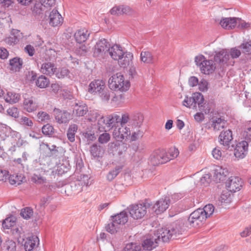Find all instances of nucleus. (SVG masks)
<instances>
[{
  "mask_svg": "<svg viewBox=\"0 0 251 251\" xmlns=\"http://www.w3.org/2000/svg\"><path fill=\"white\" fill-rule=\"evenodd\" d=\"M49 84V79L43 75L39 76L36 81V85L40 88H46Z\"/></svg>",
  "mask_w": 251,
  "mask_h": 251,
  "instance_id": "39",
  "label": "nucleus"
},
{
  "mask_svg": "<svg viewBox=\"0 0 251 251\" xmlns=\"http://www.w3.org/2000/svg\"><path fill=\"white\" fill-rule=\"evenodd\" d=\"M53 115L56 121L59 124H66L71 119V114L67 110L55 108L53 109Z\"/></svg>",
  "mask_w": 251,
  "mask_h": 251,
  "instance_id": "10",
  "label": "nucleus"
},
{
  "mask_svg": "<svg viewBox=\"0 0 251 251\" xmlns=\"http://www.w3.org/2000/svg\"><path fill=\"white\" fill-rule=\"evenodd\" d=\"M228 174V170L222 167H218L214 170V177L216 181L223 180Z\"/></svg>",
  "mask_w": 251,
  "mask_h": 251,
  "instance_id": "33",
  "label": "nucleus"
},
{
  "mask_svg": "<svg viewBox=\"0 0 251 251\" xmlns=\"http://www.w3.org/2000/svg\"><path fill=\"white\" fill-rule=\"evenodd\" d=\"M122 166H117L114 169L110 171L107 175V178L109 181L113 180L122 170Z\"/></svg>",
  "mask_w": 251,
  "mask_h": 251,
  "instance_id": "45",
  "label": "nucleus"
},
{
  "mask_svg": "<svg viewBox=\"0 0 251 251\" xmlns=\"http://www.w3.org/2000/svg\"><path fill=\"white\" fill-rule=\"evenodd\" d=\"M39 106V103L35 97L33 96L27 98L24 97L23 108L26 112L28 113L34 112L38 109Z\"/></svg>",
  "mask_w": 251,
  "mask_h": 251,
  "instance_id": "8",
  "label": "nucleus"
},
{
  "mask_svg": "<svg viewBox=\"0 0 251 251\" xmlns=\"http://www.w3.org/2000/svg\"><path fill=\"white\" fill-rule=\"evenodd\" d=\"M248 146L249 144L247 141H242L237 144L234 149L235 156L239 159L244 158L248 152Z\"/></svg>",
  "mask_w": 251,
  "mask_h": 251,
  "instance_id": "13",
  "label": "nucleus"
},
{
  "mask_svg": "<svg viewBox=\"0 0 251 251\" xmlns=\"http://www.w3.org/2000/svg\"><path fill=\"white\" fill-rule=\"evenodd\" d=\"M44 7H51L53 6L56 2V0H40Z\"/></svg>",
  "mask_w": 251,
  "mask_h": 251,
  "instance_id": "60",
  "label": "nucleus"
},
{
  "mask_svg": "<svg viewBox=\"0 0 251 251\" xmlns=\"http://www.w3.org/2000/svg\"><path fill=\"white\" fill-rule=\"evenodd\" d=\"M110 222L105 226L106 230L111 234L116 233L120 228V226L117 223H114V219L110 217Z\"/></svg>",
  "mask_w": 251,
  "mask_h": 251,
  "instance_id": "37",
  "label": "nucleus"
},
{
  "mask_svg": "<svg viewBox=\"0 0 251 251\" xmlns=\"http://www.w3.org/2000/svg\"><path fill=\"white\" fill-rule=\"evenodd\" d=\"M242 136L247 141L251 140V121L246 125Z\"/></svg>",
  "mask_w": 251,
  "mask_h": 251,
  "instance_id": "48",
  "label": "nucleus"
},
{
  "mask_svg": "<svg viewBox=\"0 0 251 251\" xmlns=\"http://www.w3.org/2000/svg\"><path fill=\"white\" fill-rule=\"evenodd\" d=\"M206 60V59L203 55L197 56L195 58V62L196 63V64L198 66H199L200 69L201 68L202 65H203V63L205 62Z\"/></svg>",
  "mask_w": 251,
  "mask_h": 251,
  "instance_id": "58",
  "label": "nucleus"
},
{
  "mask_svg": "<svg viewBox=\"0 0 251 251\" xmlns=\"http://www.w3.org/2000/svg\"><path fill=\"white\" fill-rule=\"evenodd\" d=\"M211 127L214 131H219L226 126V121L221 118H213L211 121Z\"/></svg>",
  "mask_w": 251,
  "mask_h": 251,
  "instance_id": "30",
  "label": "nucleus"
},
{
  "mask_svg": "<svg viewBox=\"0 0 251 251\" xmlns=\"http://www.w3.org/2000/svg\"><path fill=\"white\" fill-rule=\"evenodd\" d=\"M56 68L53 63L51 62L44 63L42 65L41 70L42 73L51 76L55 74Z\"/></svg>",
  "mask_w": 251,
  "mask_h": 251,
  "instance_id": "26",
  "label": "nucleus"
},
{
  "mask_svg": "<svg viewBox=\"0 0 251 251\" xmlns=\"http://www.w3.org/2000/svg\"><path fill=\"white\" fill-rule=\"evenodd\" d=\"M232 139V132L230 129L222 131L219 136L220 143L222 145L224 149L226 150L229 148L230 143Z\"/></svg>",
  "mask_w": 251,
  "mask_h": 251,
  "instance_id": "14",
  "label": "nucleus"
},
{
  "mask_svg": "<svg viewBox=\"0 0 251 251\" xmlns=\"http://www.w3.org/2000/svg\"><path fill=\"white\" fill-rule=\"evenodd\" d=\"M205 220L206 217L202 215L201 212L198 208L190 215L188 221L190 225L194 227H197L201 225Z\"/></svg>",
  "mask_w": 251,
  "mask_h": 251,
  "instance_id": "7",
  "label": "nucleus"
},
{
  "mask_svg": "<svg viewBox=\"0 0 251 251\" xmlns=\"http://www.w3.org/2000/svg\"><path fill=\"white\" fill-rule=\"evenodd\" d=\"M214 58L215 62L224 64L227 63L229 55L226 50H222L216 52Z\"/></svg>",
  "mask_w": 251,
  "mask_h": 251,
  "instance_id": "24",
  "label": "nucleus"
},
{
  "mask_svg": "<svg viewBox=\"0 0 251 251\" xmlns=\"http://www.w3.org/2000/svg\"><path fill=\"white\" fill-rule=\"evenodd\" d=\"M147 203H142L132 204L128 208V211L130 216L134 219H140L142 218L147 213Z\"/></svg>",
  "mask_w": 251,
  "mask_h": 251,
  "instance_id": "4",
  "label": "nucleus"
},
{
  "mask_svg": "<svg viewBox=\"0 0 251 251\" xmlns=\"http://www.w3.org/2000/svg\"><path fill=\"white\" fill-rule=\"evenodd\" d=\"M90 33L85 28L77 30L74 34L76 42L81 44L85 42L88 38Z\"/></svg>",
  "mask_w": 251,
  "mask_h": 251,
  "instance_id": "20",
  "label": "nucleus"
},
{
  "mask_svg": "<svg viewBox=\"0 0 251 251\" xmlns=\"http://www.w3.org/2000/svg\"><path fill=\"white\" fill-rule=\"evenodd\" d=\"M130 118L127 113H125L122 115V117H120L119 122H120L121 126H125V125L129 122L130 124Z\"/></svg>",
  "mask_w": 251,
  "mask_h": 251,
  "instance_id": "59",
  "label": "nucleus"
},
{
  "mask_svg": "<svg viewBox=\"0 0 251 251\" xmlns=\"http://www.w3.org/2000/svg\"><path fill=\"white\" fill-rule=\"evenodd\" d=\"M109 43L105 39H102L97 42L94 47V56L104 58L107 56L110 47Z\"/></svg>",
  "mask_w": 251,
  "mask_h": 251,
  "instance_id": "6",
  "label": "nucleus"
},
{
  "mask_svg": "<svg viewBox=\"0 0 251 251\" xmlns=\"http://www.w3.org/2000/svg\"><path fill=\"white\" fill-rule=\"evenodd\" d=\"M25 51L30 56H32L35 53V49L33 46L30 45H26L24 49Z\"/></svg>",
  "mask_w": 251,
  "mask_h": 251,
  "instance_id": "64",
  "label": "nucleus"
},
{
  "mask_svg": "<svg viewBox=\"0 0 251 251\" xmlns=\"http://www.w3.org/2000/svg\"><path fill=\"white\" fill-rule=\"evenodd\" d=\"M111 218L114 219V223H117L120 226L124 225L128 221V215L125 210L114 216H111Z\"/></svg>",
  "mask_w": 251,
  "mask_h": 251,
  "instance_id": "23",
  "label": "nucleus"
},
{
  "mask_svg": "<svg viewBox=\"0 0 251 251\" xmlns=\"http://www.w3.org/2000/svg\"><path fill=\"white\" fill-rule=\"evenodd\" d=\"M88 111V107L86 104L78 105L76 103L73 108V115L76 117H82Z\"/></svg>",
  "mask_w": 251,
  "mask_h": 251,
  "instance_id": "27",
  "label": "nucleus"
},
{
  "mask_svg": "<svg viewBox=\"0 0 251 251\" xmlns=\"http://www.w3.org/2000/svg\"><path fill=\"white\" fill-rule=\"evenodd\" d=\"M37 116L39 122H47L50 119V115L44 111L38 112Z\"/></svg>",
  "mask_w": 251,
  "mask_h": 251,
  "instance_id": "52",
  "label": "nucleus"
},
{
  "mask_svg": "<svg viewBox=\"0 0 251 251\" xmlns=\"http://www.w3.org/2000/svg\"><path fill=\"white\" fill-rule=\"evenodd\" d=\"M49 24L52 26H57L62 25L63 19L58 10L54 9L49 16Z\"/></svg>",
  "mask_w": 251,
  "mask_h": 251,
  "instance_id": "15",
  "label": "nucleus"
},
{
  "mask_svg": "<svg viewBox=\"0 0 251 251\" xmlns=\"http://www.w3.org/2000/svg\"><path fill=\"white\" fill-rule=\"evenodd\" d=\"M42 131L44 135L52 136L54 133V128L51 125L47 124L42 127Z\"/></svg>",
  "mask_w": 251,
  "mask_h": 251,
  "instance_id": "51",
  "label": "nucleus"
},
{
  "mask_svg": "<svg viewBox=\"0 0 251 251\" xmlns=\"http://www.w3.org/2000/svg\"><path fill=\"white\" fill-rule=\"evenodd\" d=\"M33 214V209L29 207H26L22 209L20 213L21 216L26 220L30 219Z\"/></svg>",
  "mask_w": 251,
  "mask_h": 251,
  "instance_id": "47",
  "label": "nucleus"
},
{
  "mask_svg": "<svg viewBox=\"0 0 251 251\" xmlns=\"http://www.w3.org/2000/svg\"><path fill=\"white\" fill-rule=\"evenodd\" d=\"M3 251H16V244L12 240H6L2 246Z\"/></svg>",
  "mask_w": 251,
  "mask_h": 251,
  "instance_id": "42",
  "label": "nucleus"
},
{
  "mask_svg": "<svg viewBox=\"0 0 251 251\" xmlns=\"http://www.w3.org/2000/svg\"><path fill=\"white\" fill-rule=\"evenodd\" d=\"M110 139V136L108 133H103L100 134L98 138V141L101 144L107 143Z\"/></svg>",
  "mask_w": 251,
  "mask_h": 251,
  "instance_id": "57",
  "label": "nucleus"
},
{
  "mask_svg": "<svg viewBox=\"0 0 251 251\" xmlns=\"http://www.w3.org/2000/svg\"><path fill=\"white\" fill-rule=\"evenodd\" d=\"M108 85L110 89L114 91L126 92L130 87V83L125 80L121 73H118L113 75L108 80Z\"/></svg>",
  "mask_w": 251,
  "mask_h": 251,
  "instance_id": "3",
  "label": "nucleus"
},
{
  "mask_svg": "<svg viewBox=\"0 0 251 251\" xmlns=\"http://www.w3.org/2000/svg\"><path fill=\"white\" fill-rule=\"evenodd\" d=\"M20 34L19 30L13 29L11 35L5 39V43L10 46H14L17 44L20 41Z\"/></svg>",
  "mask_w": 251,
  "mask_h": 251,
  "instance_id": "25",
  "label": "nucleus"
},
{
  "mask_svg": "<svg viewBox=\"0 0 251 251\" xmlns=\"http://www.w3.org/2000/svg\"><path fill=\"white\" fill-rule=\"evenodd\" d=\"M169 161L168 155L163 149L154 151L150 156V161L153 166H158Z\"/></svg>",
  "mask_w": 251,
  "mask_h": 251,
  "instance_id": "5",
  "label": "nucleus"
},
{
  "mask_svg": "<svg viewBox=\"0 0 251 251\" xmlns=\"http://www.w3.org/2000/svg\"><path fill=\"white\" fill-rule=\"evenodd\" d=\"M130 135L129 128L125 126L115 127L113 131V137L117 141L122 142L124 139H127Z\"/></svg>",
  "mask_w": 251,
  "mask_h": 251,
  "instance_id": "9",
  "label": "nucleus"
},
{
  "mask_svg": "<svg viewBox=\"0 0 251 251\" xmlns=\"http://www.w3.org/2000/svg\"><path fill=\"white\" fill-rule=\"evenodd\" d=\"M202 215L206 219L211 216L214 211V206L211 204L206 205L203 208H199Z\"/></svg>",
  "mask_w": 251,
  "mask_h": 251,
  "instance_id": "41",
  "label": "nucleus"
},
{
  "mask_svg": "<svg viewBox=\"0 0 251 251\" xmlns=\"http://www.w3.org/2000/svg\"><path fill=\"white\" fill-rule=\"evenodd\" d=\"M23 60L18 57H14L9 60L11 70L15 72H19L22 68Z\"/></svg>",
  "mask_w": 251,
  "mask_h": 251,
  "instance_id": "31",
  "label": "nucleus"
},
{
  "mask_svg": "<svg viewBox=\"0 0 251 251\" xmlns=\"http://www.w3.org/2000/svg\"><path fill=\"white\" fill-rule=\"evenodd\" d=\"M15 218L10 217L6 218L2 222V226L4 229L12 228L15 225Z\"/></svg>",
  "mask_w": 251,
  "mask_h": 251,
  "instance_id": "44",
  "label": "nucleus"
},
{
  "mask_svg": "<svg viewBox=\"0 0 251 251\" xmlns=\"http://www.w3.org/2000/svg\"><path fill=\"white\" fill-rule=\"evenodd\" d=\"M107 56L109 55L110 57L115 60H118L120 59V57L123 55L122 47L117 44H115L111 47H109Z\"/></svg>",
  "mask_w": 251,
  "mask_h": 251,
  "instance_id": "16",
  "label": "nucleus"
},
{
  "mask_svg": "<svg viewBox=\"0 0 251 251\" xmlns=\"http://www.w3.org/2000/svg\"><path fill=\"white\" fill-rule=\"evenodd\" d=\"M9 172L7 170H1L0 169V180L2 181H6L9 177Z\"/></svg>",
  "mask_w": 251,
  "mask_h": 251,
  "instance_id": "61",
  "label": "nucleus"
},
{
  "mask_svg": "<svg viewBox=\"0 0 251 251\" xmlns=\"http://www.w3.org/2000/svg\"><path fill=\"white\" fill-rule=\"evenodd\" d=\"M105 118L106 116H102L98 120V128L100 132H106L109 130V128H108V124H107V121Z\"/></svg>",
  "mask_w": 251,
  "mask_h": 251,
  "instance_id": "40",
  "label": "nucleus"
},
{
  "mask_svg": "<svg viewBox=\"0 0 251 251\" xmlns=\"http://www.w3.org/2000/svg\"><path fill=\"white\" fill-rule=\"evenodd\" d=\"M78 128V126L75 124L71 125L67 131V137L68 140L71 142H73L75 140V134L77 131Z\"/></svg>",
  "mask_w": 251,
  "mask_h": 251,
  "instance_id": "38",
  "label": "nucleus"
},
{
  "mask_svg": "<svg viewBox=\"0 0 251 251\" xmlns=\"http://www.w3.org/2000/svg\"><path fill=\"white\" fill-rule=\"evenodd\" d=\"M39 244V239L36 235H32L26 238L24 247L25 251H33Z\"/></svg>",
  "mask_w": 251,
  "mask_h": 251,
  "instance_id": "17",
  "label": "nucleus"
},
{
  "mask_svg": "<svg viewBox=\"0 0 251 251\" xmlns=\"http://www.w3.org/2000/svg\"><path fill=\"white\" fill-rule=\"evenodd\" d=\"M242 52L245 54H251V40L244 41L239 46Z\"/></svg>",
  "mask_w": 251,
  "mask_h": 251,
  "instance_id": "43",
  "label": "nucleus"
},
{
  "mask_svg": "<svg viewBox=\"0 0 251 251\" xmlns=\"http://www.w3.org/2000/svg\"><path fill=\"white\" fill-rule=\"evenodd\" d=\"M182 225L180 221L173 223L167 227L157 230L156 235L147 238L142 243L143 251L152 250L158 246V241L161 238L163 242H168L171 239H177L182 234Z\"/></svg>",
  "mask_w": 251,
  "mask_h": 251,
  "instance_id": "1",
  "label": "nucleus"
},
{
  "mask_svg": "<svg viewBox=\"0 0 251 251\" xmlns=\"http://www.w3.org/2000/svg\"><path fill=\"white\" fill-rule=\"evenodd\" d=\"M20 124L31 127L33 123L31 120L25 116H22L19 119Z\"/></svg>",
  "mask_w": 251,
  "mask_h": 251,
  "instance_id": "54",
  "label": "nucleus"
},
{
  "mask_svg": "<svg viewBox=\"0 0 251 251\" xmlns=\"http://www.w3.org/2000/svg\"><path fill=\"white\" fill-rule=\"evenodd\" d=\"M130 11V8L128 6L119 5L113 7L110 10V13L113 15H121L127 14Z\"/></svg>",
  "mask_w": 251,
  "mask_h": 251,
  "instance_id": "29",
  "label": "nucleus"
},
{
  "mask_svg": "<svg viewBox=\"0 0 251 251\" xmlns=\"http://www.w3.org/2000/svg\"><path fill=\"white\" fill-rule=\"evenodd\" d=\"M11 232L12 235L16 239H19L21 238L22 234H23V230L21 226H14L11 228Z\"/></svg>",
  "mask_w": 251,
  "mask_h": 251,
  "instance_id": "49",
  "label": "nucleus"
},
{
  "mask_svg": "<svg viewBox=\"0 0 251 251\" xmlns=\"http://www.w3.org/2000/svg\"><path fill=\"white\" fill-rule=\"evenodd\" d=\"M168 155L169 161L176 158L179 154V151L177 149L173 148L170 149L168 152L167 153Z\"/></svg>",
  "mask_w": 251,
  "mask_h": 251,
  "instance_id": "56",
  "label": "nucleus"
},
{
  "mask_svg": "<svg viewBox=\"0 0 251 251\" xmlns=\"http://www.w3.org/2000/svg\"><path fill=\"white\" fill-rule=\"evenodd\" d=\"M133 58V54L131 52H124L123 55L118 60L119 64L121 67H127L131 65Z\"/></svg>",
  "mask_w": 251,
  "mask_h": 251,
  "instance_id": "19",
  "label": "nucleus"
},
{
  "mask_svg": "<svg viewBox=\"0 0 251 251\" xmlns=\"http://www.w3.org/2000/svg\"><path fill=\"white\" fill-rule=\"evenodd\" d=\"M212 155L214 158L217 160L221 159L222 157V151L219 148H215L212 152Z\"/></svg>",
  "mask_w": 251,
  "mask_h": 251,
  "instance_id": "62",
  "label": "nucleus"
},
{
  "mask_svg": "<svg viewBox=\"0 0 251 251\" xmlns=\"http://www.w3.org/2000/svg\"><path fill=\"white\" fill-rule=\"evenodd\" d=\"M193 96V100L195 101V105L193 106V108H196L197 104H198L200 107V110L203 111V107H204L203 104L204 101L203 95L201 93L196 92L194 93Z\"/></svg>",
  "mask_w": 251,
  "mask_h": 251,
  "instance_id": "35",
  "label": "nucleus"
},
{
  "mask_svg": "<svg viewBox=\"0 0 251 251\" xmlns=\"http://www.w3.org/2000/svg\"><path fill=\"white\" fill-rule=\"evenodd\" d=\"M108 124V128H109V129L113 127L115 124L119 122L120 120V116L118 115L117 114L114 113L111 115H109L106 116V118Z\"/></svg>",
  "mask_w": 251,
  "mask_h": 251,
  "instance_id": "36",
  "label": "nucleus"
},
{
  "mask_svg": "<svg viewBox=\"0 0 251 251\" xmlns=\"http://www.w3.org/2000/svg\"><path fill=\"white\" fill-rule=\"evenodd\" d=\"M90 152L95 158L102 157L104 153V149L100 145L93 144L90 147Z\"/></svg>",
  "mask_w": 251,
  "mask_h": 251,
  "instance_id": "28",
  "label": "nucleus"
},
{
  "mask_svg": "<svg viewBox=\"0 0 251 251\" xmlns=\"http://www.w3.org/2000/svg\"><path fill=\"white\" fill-rule=\"evenodd\" d=\"M88 91L91 94L98 95L102 100L108 101L110 99V91L105 82L102 79H95L89 85Z\"/></svg>",
  "mask_w": 251,
  "mask_h": 251,
  "instance_id": "2",
  "label": "nucleus"
},
{
  "mask_svg": "<svg viewBox=\"0 0 251 251\" xmlns=\"http://www.w3.org/2000/svg\"><path fill=\"white\" fill-rule=\"evenodd\" d=\"M8 114L9 115L14 117V118H17L18 117L19 115V112L17 108L16 107H12L9 108L7 111Z\"/></svg>",
  "mask_w": 251,
  "mask_h": 251,
  "instance_id": "63",
  "label": "nucleus"
},
{
  "mask_svg": "<svg viewBox=\"0 0 251 251\" xmlns=\"http://www.w3.org/2000/svg\"><path fill=\"white\" fill-rule=\"evenodd\" d=\"M70 73L69 70L66 68H60L56 70L55 75L58 78H63L68 75Z\"/></svg>",
  "mask_w": 251,
  "mask_h": 251,
  "instance_id": "46",
  "label": "nucleus"
},
{
  "mask_svg": "<svg viewBox=\"0 0 251 251\" xmlns=\"http://www.w3.org/2000/svg\"><path fill=\"white\" fill-rule=\"evenodd\" d=\"M19 96L13 94L12 93L8 92L7 96L4 97L5 100L6 102L10 103H16L19 100Z\"/></svg>",
  "mask_w": 251,
  "mask_h": 251,
  "instance_id": "50",
  "label": "nucleus"
},
{
  "mask_svg": "<svg viewBox=\"0 0 251 251\" xmlns=\"http://www.w3.org/2000/svg\"><path fill=\"white\" fill-rule=\"evenodd\" d=\"M144 120V116L141 113H135L130 117V124L135 127H140Z\"/></svg>",
  "mask_w": 251,
  "mask_h": 251,
  "instance_id": "34",
  "label": "nucleus"
},
{
  "mask_svg": "<svg viewBox=\"0 0 251 251\" xmlns=\"http://www.w3.org/2000/svg\"><path fill=\"white\" fill-rule=\"evenodd\" d=\"M44 6L41 2L36 3L32 8L33 13L35 15H40L44 11L43 8Z\"/></svg>",
  "mask_w": 251,
  "mask_h": 251,
  "instance_id": "53",
  "label": "nucleus"
},
{
  "mask_svg": "<svg viewBox=\"0 0 251 251\" xmlns=\"http://www.w3.org/2000/svg\"><path fill=\"white\" fill-rule=\"evenodd\" d=\"M193 100V96L191 97H186L183 101V105L187 107L193 108V106L195 105V101Z\"/></svg>",
  "mask_w": 251,
  "mask_h": 251,
  "instance_id": "55",
  "label": "nucleus"
},
{
  "mask_svg": "<svg viewBox=\"0 0 251 251\" xmlns=\"http://www.w3.org/2000/svg\"><path fill=\"white\" fill-rule=\"evenodd\" d=\"M227 189L230 192H235L242 186L241 179L238 176H231L226 183Z\"/></svg>",
  "mask_w": 251,
  "mask_h": 251,
  "instance_id": "11",
  "label": "nucleus"
},
{
  "mask_svg": "<svg viewBox=\"0 0 251 251\" xmlns=\"http://www.w3.org/2000/svg\"><path fill=\"white\" fill-rule=\"evenodd\" d=\"M141 61L147 64H152L155 62V58L149 51H142L140 53Z\"/></svg>",
  "mask_w": 251,
  "mask_h": 251,
  "instance_id": "32",
  "label": "nucleus"
},
{
  "mask_svg": "<svg viewBox=\"0 0 251 251\" xmlns=\"http://www.w3.org/2000/svg\"><path fill=\"white\" fill-rule=\"evenodd\" d=\"M237 18L233 17L223 18L221 20L220 24L225 29H231L237 25Z\"/></svg>",
  "mask_w": 251,
  "mask_h": 251,
  "instance_id": "22",
  "label": "nucleus"
},
{
  "mask_svg": "<svg viewBox=\"0 0 251 251\" xmlns=\"http://www.w3.org/2000/svg\"><path fill=\"white\" fill-rule=\"evenodd\" d=\"M170 200L169 198L161 199L158 200L154 204L153 208L157 214L164 212L170 205Z\"/></svg>",
  "mask_w": 251,
  "mask_h": 251,
  "instance_id": "18",
  "label": "nucleus"
},
{
  "mask_svg": "<svg viewBox=\"0 0 251 251\" xmlns=\"http://www.w3.org/2000/svg\"><path fill=\"white\" fill-rule=\"evenodd\" d=\"M58 147L55 145L50 147L48 143L42 142L40 145V149L42 153L46 157L56 156L58 153Z\"/></svg>",
  "mask_w": 251,
  "mask_h": 251,
  "instance_id": "12",
  "label": "nucleus"
},
{
  "mask_svg": "<svg viewBox=\"0 0 251 251\" xmlns=\"http://www.w3.org/2000/svg\"><path fill=\"white\" fill-rule=\"evenodd\" d=\"M203 64L200 69L202 73L210 75L215 71L216 68V64L212 60H206Z\"/></svg>",
  "mask_w": 251,
  "mask_h": 251,
  "instance_id": "21",
  "label": "nucleus"
}]
</instances>
